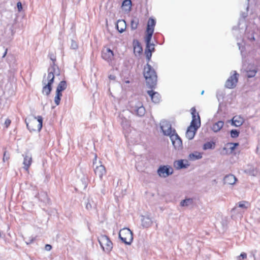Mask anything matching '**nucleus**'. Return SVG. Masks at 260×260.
I'll return each instance as SVG.
<instances>
[{"instance_id":"nucleus-25","label":"nucleus","mask_w":260,"mask_h":260,"mask_svg":"<svg viewBox=\"0 0 260 260\" xmlns=\"http://www.w3.org/2000/svg\"><path fill=\"white\" fill-rule=\"evenodd\" d=\"M96 207V203L92 198H88L86 203V208L88 210H90L95 208Z\"/></svg>"},{"instance_id":"nucleus-42","label":"nucleus","mask_w":260,"mask_h":260,"mask_svg":"<svg viewBox=\"0 0 260 260\" xmlns=\"http://www.w3.org/2000/svg\"><path fill=\"white\" fill-rule=\"evenodd\" d=\"M247 257V254L245 253H242L239 256L237 257L238 260H242Z\"/></svg>"},{"instance_id":"nucleus-11","label":"nucleus","mask_w":260,"mask_h":260,"mask_svg":"<svg viewBox=\"0 0 260 260\" xmlns=\"http://www.w3.org/2000/svg\"><path fill=\"white\" fill-rule=\"evenodd\" d=\"M23 169L26 171H28V169L32 163V155L29 152H26L24 154H23Z\"/></svg>"},{"instance_id":"nucleus-38","label":"nucleus","mask_w":260,"mask_h":260,"mask_svg":"<svg viewBox=\"0 0 260 260\" xmlns=\"http://www.w3.org/2000/svg\"><path fill=\"white\" fill-rule=\"evenodd\" d=\"M256 72L257 71L255 69L249 70L247 72V76L249 78L253 77L255 75Z\"/></svg>"},{"instance_id":"nucleus-27","label":"nucleus","mask_w":260,"mask_h":260,"mask_svg":"<svg viewBox=\"0 0 260 260\" xmlns=\"http://www.w3.org/2000/svg\"><path fill=\"white\" fill-rule=\"evenodd\" d=\"M249 175L255 176L258 173L257 169L252 166H249L245 171Z\"/></svg>"},{"instance_id":"nucleus-30","label":"nucleus","mask_w":260,"mask_h":260,"mask_svg":"<svg viewBox=\"0 0 260 260\" xmlns=\"http://www.w3.org/2000/svg\"><path fill=\"white\" fill-rule=\"evenodd\" d=\"M67 83L66 81H62L58 85L56 92H61L65 90L67 88Z\"/></svg>"},{"instance_id":"nucleus-13","label":"nucleus","mask_w":260,"mask_h":260,"mask_svg":"<svg viewBox=\"0 0 260 260\" xmlns=\"http://www.w3.org/2000/svg\"><path fill=\"white\" fill-rule=\"evenodd\" d=\"M173 145L176 149H179L182 147V143L181 139L177 134H173L170 137Z\"/></svg>"},{"instance_id":"nucleus-24","label":"nucleus","mask_w":260,"mask_h":260,"mask_svg":"<svg viewBox=\"0 0 260 260\" xmlns=\"http://www.w3.org/2000/svg\"><path fill=\"white\" fill-rule=\"evenodd\" d=\"M128 113L127 111H123L122 113L120 114V117L122 119L121 121V125H122L124 128H127L129 126V121L125 118H123V115H126Z\"/></svg>"},{"instance_id":"nucleus-9","label":"nucleus","mask_w":260,"mask_h":260,"mask_svg":"<svg viewBox=\"0 0 260 260\" xmlns=\"http://www.w3.org/2000/svg\"><path fill=\"white\" fill-rule=\"evenodd\" d=\"M160 127L165 135L169 136L170 137L173 134H175V131L172 129L170 123L166 120L161 121Z\"/></svg>"},{"instance_id":"nucleus-14","label":"nucleus","mask_w":260,"mask_h":260,"mask_svg":"<svg viewBox=\"0 0 260 260\" xmlns=\"http://www.w3.org/2000/svg\"><path fill=\"white\" fill-rule=\"evenodd\" d=\"M94 173L95 175L99 177L100 179H102L103 176L106 174V169L105 167L101 164V162H99V165L95 166L94 168Z\"/></svg>"},{"instance_id":"nucleus-22","label":"nucleus","mask_w":260,"mask_h":260,"mask_svg":"<svg viewBox=\"0 0 260 260\" xmlns=\"http://www.w3.org/2000/svg\"><path fill=\"white\" fill-rule=\"evenodd\" d=\"M148 94L151 96V100L154 103H157L160 100V95L157 92H153V91H148Z\"/></svg>"},{"instance_id":"nucleus-18","label":"nucleus","mask_w":260,"mask_h":260,"mask_svg":"<svg viewBox=\"0 0 260 260\" xmlns=\"http://www.w3.org/2000/svg\"><path fill=\"white\" fill-rule=\"evenodd\" d=\"M237 179L236 177L232 174L225 176L223 179L224 183L227 185H234Z\"/></svg>"},{"instance_id":"nucleus-44","label":"nucleus","mask_w":260,"mask_h":260,"mask_svg":"<svg viewBox=\"0 0 260 260\" xmlns=\"http://www.w3.org/2000/svg\"><path fill=\"white\" fill-rule=\"evenodd\" d=\"M151 52H152L151 51H150V52H148V50H146V57H147L148 60H149L151 57V55H152Z\"/></svg>"},{"instance_id":"nucleus-3","label":"nucleus","mask_w":260,"mask_h":260,"mask_svg":"<svg viewBox=\"0 0 260 260\" xmlns=\"http://www.w3.org/2000/svg\"><path fill=\"white\" fill-rule=\"evenodd\" d=\"M144 76L145 78L147 84L150 87L154 86L156 82L157 76L151 66L147 64L144 69Z\"/></svg>"},{"instance_id":"nucleus-52","label":"nucleus","mask_w":260,"mask_h":260,"mask_svg":"<svg viewBox=\"0 0 260 260\" xmlns=\"http://www.w3.org/2000/svg\"><path fill=\"white\" fill-rule=\"evenodd\" d=\"M204 90H203V91H202V92H201V94H203L204 93Z\"/></svg>"},{"instance_id":"nucleus-31","label":"nucleus","mask_w":260,"mask_h":260,"mask_svg":"<svg viewBox=\"0 0 260 260\" xmlns=\"http://www.w3.org/2000/svg\"><path fill=\"white\" fill-rule=\"evenodd\" d=\"M138 24L139 19L136 17L133 18L131 21V27L132 29H136L138 27Z\"/></svg>"},{"instance_id":"nucleus-40","label":"nucleus","mask_w":260,"mask_h":260,"mask_svg":"<svg viewBox=\"0 0 260 260\" xmlns=\"http://www.w3.org/2000/svg\"><path fill=\"white\" fill-rule=\"evenodd\" d=\"M246 204H247V203L245 202H240L238 203V207L242 209H246L247 208Z\"/></svg>"},{"instance_id":"nucleus-32","label":"nucleus","mask_w":260,"mask_h":260,"mask_svg":"<svg viewBox=\"0 0 260 260\" xmlns=\"http://www.w3.org/2000/svg\"><path fill=\"white\" fill-rule=\"evenodd\" d=\"M215 144L213 142H209L206 143L203 146V149L204 150H207L209 149H213L214 147Z\"/></svg>"},{"instance_id":"nucleus-26","label":"nucleus","mask_w":260,"mask_h":260,"mask_svg":"<svg viewBox=\"0 0 260 260\" xmlns=\"http://www.w3.org/2000/svg\"><path fill=\"white\" fill-rule=\"evenodd\" d=\"M132 6V2L131 0H124L122 4V9L126 12L131 11Z\"/></svg>"},{"instance_id":"nucleus-17","label":"nucleus","mask_w":260,"mask_h":260,"mask_svg":"<svg viewBox=\"0 0 260 260\" xmlns=\"http://www.w3.org/2000/svg\"><path fill=\"white\" fill-rule=\"evenodd\" d=\"M147 159L144 158L137 162L136 168L138 171L143 172L147 167Z\"/></svg>"},{"instance_id":"nucleus-48","label":"nucleus","mask_w":260,"mask_h":260,"mask_svg":"<svg viewBox=\"0 0 260 260\" xmlns=\"http://www.w3.org/2000/svg\"><path fill=\"white\" fill-rule=\"evenodd\" d=\"M83 180H84V183H83V188H86V178L85 177H83Z\"/></svg>"},{"instance_id":"nucleus-16","label":"nucleus","mask_w":260,"mask_h":260,"mask_svg":"<svg viewBox=\"0 0 260 260\" xmlns=\"http://www.w3.org/2000/svg\"><path fill=\"white\" fill-rule=\"evenodd\" d=\"M244 119L240 116H235L231 120V125L238 127L243 124Z\"/></svg>"},{"instance_id":"nucleus-35","label":"nucleus","mask_w":260,"mask_h":260,"mask_svg":"<svg viewBox=\"0 0 260 260\" xmlns=\"http://www.w3.org/2000/svg\"><path fill=\"white\" fill-rule=\"evenodd\" d=\"M153 33V32L152 31H147V35L145 38V41L146 43H149L151 41Z\"/></svg>"},{"instance_id":"nucleus-37","label":"nucleus","mask_w":260,"mask_h":260,"mask_svg":"<svg viewBox=\"0 0 260 260\" xmlns=\"http://www.w3.org/2000/svg\"><path fill=\"white\" fill-rule=\"evenodd\" d=\"M239 132L236 129H232L231 131V136L232 138H235L239 136Z\"/></svg>"},{"instance_id":"nucleus-39","label":"nucleus","mask_w":260,"mask_h":260,"mask_svg":"<svg viewBox=\"0 0 260 260\" xmlns=\"http://www.w3.org/2000/svg\"><path fill=\"white\" fill-rule=\"evenodd\" d=\"M142 51V49L139 44L134 46V51L135 53H138L139 54Z\"/></svg>"},{"instance_id":"nucleus-23","label":"nucleus","mask_w":260,"mask_h":260,"mask_svg":"<svg viewBox=\"0 0 260 260\" xmlns=\"http://www.w3.org/2000/svg\"><path fill=\"white\" fill-rule=\"evenodd\" d=\"M224 122L222 121H219L212 125L211 129L212 130L215 132L217 133L219 132L223 126Z\"/></svg>"},{"instance_id":"nucleus-2","label":"nucleus","mask_w":260,"mask_h":260,"mask_svg":"<svg viewBox=\"0 0 260 260\" xmlns=\"http://www.w3.org/2000/svg\"><path fill=\"white\" fill-rule=\"evenodd\" d=\"M43 118L41 116L37 117L31 116L25 120L27 128L30 131L40 132L42 127Z\"/></svg>"},{"instance_id":"nucleus-19","label":"nucleus","mask_w":260,"mask_h":260,"mask_svg":"<svg viewBox=\"0 0 260 260\" xmlns=\"http://www.w3.org/2000/svg\"><path fill=\"white\" fill-rule=\"evenodd\" d=\"M142 225L143 228H148L150 226L152 223L151 218L148 216H141Z\"/></svg>"},{"instance_id":"nucleus-46","label":"nucleus","mask_w":260,"mask_h":260,"mask_svg":"<svg viewBox=\"0 0 260 260\" xmlns=\"http://www.w3.org/2000/svg\"><path fill=\"white\" fill-rule=\"evenodd\" d=\"M11 123V120L9 119H7L5 121V124L6 127H8Z\"/></svg>"},{"instance_id":"nucleus-41","label":"nucleus","mask_w":260,"mask_h":260,"mask_svg":"<svg viewBox=\"0 0 260 260\" xmlns=\"http://www.w3.org/2000/svg\"><path fill=\"white\" fill-rule=\"evenodd\" d=\"M71 48L73 49H76L78 48V45L76 42L74 40L71 41Z\"/></svg>"},{"instance_id":"nucleus-49","label":"nucleus","mask_w":260,"mask_h":260,"mask_svg":"<svg viewBox=\"0 0 260 260\" xmlns=\"http://www.w3.org/2000/svg\"><path fill=\"white\" fill-rule=\"evenodd\" d=\"M109 78L110 79H112V80H114L115 79V77L113 75H110Z\"/></svg>"},{"instance_id":"nucleus-28","label":"nucleus","mask_w":260,"mask_h":260,"mask_svg":"<svg viewBox=\"0 0 260 260\" xmlns=\"http://www.w3.org/2000/svg\"><path fill=\"white\" fill-rule=\"evenodd\" d=\"M155 24L154 19L150 18L148 21L146 31H154V27Z\"/></svg>"},{"instance_id":"nucleus-56","label":"nucleus","mask_w":260,"mask_h":260,"mask_svg":"<svg viewBox=\"0 0 260 260\" xmlns=\"http://www.w3.org/2000/svg\"><path fill=\"white\" fill-rule=\"evenodd\" d=\"M80 0H77V2L78 3L80 2Z\"/></svg>"},{"instance_id":"nucleus-7","label":"nucleus","mask_w":260,"mask_h":260,"mask_svg":"<svg viewBox=\"0 0 260 260\" xmlns=\"http://www.w3.org/2000/svg\"><path fill=\"white\" fill-rule=\"evenodd\" d=\"M132 112L138 116L142 117L145 113V109L142 103L139 101L132 102L130 104Z\"/></svg>"},{"instance_id":"nucleus-51","label":"nucleus","mask_w":260,"mask_h":260,"mask_svg":"<svg viewBox=\"0 0 260 260\" xmlns=\"http://www.w3.org/2000/svg\"><path fill=\"white\" fill-rule=\"evenodd\" d=\"M125 83H126V84H128L129 83V81L128 80H126L125 81Z\"/></svg>"},{"instance_id":"nucleus-1","label":"nucleus","mask_w":260,"mask_h":260,"mask_svg":"<svg viewBox=\"0 0 260 260\" xmlns=\"http://www.w3.org/2000/svg\"><path fill=\"white\" fill-rule=\"evenodd\" d=\"M191 114L192 115V121L190 125L188 127L185 136L188 140L192 139L196 133L197 130L201 125L200 118L199 114L196 112V109L192 108L191 109Z\"/></svg>"},{"instance_id":"nucleus-36","label":"nucleus","mask_w":260,"mask_h":260,"mask_svg":"<svg viewBox=\"0 0 260 260\" xmlns=\"http://www.w3.org/2000/svg\"><path fill=\"white\" fill-rule=\"evenodd\" d=\"M154 50V44L152 43H151L150 42L149 43H146V50H148V52H150V51H152Z\"/></svg>"},{"instance_id":"nucleus-4","label":"nucleus","mask_w":260,"mask_h":260,"mask_svg":"<svg viewBox=\"0 0 260 260\" xmlns=\"http://www.w3.org/2000/svg\"><path fill=\"white\" fill-rule=\"evenodd\" d=\"M54 75L53 74L52 70H49V72L47 76L44 77L42 83L43 85L42 93L44 94L48 95L51 90V84L53 82Z\"/></svg>"},{"instance_id":"nucleus-34","label":"nucleus","mask_w":260,"mask_h":260,"mask_svg":"<svg viewBox=\"0 0 260 260\" xmlns=\"http://www.w3.org/2000/svg\"><path fill=\"white\" fill-rule=\"evenodd\" d=\"M62 96L61 92H56V95L54 98V102L56 105H58L60 103V97Z\"/></svg>"},{"instance_id":"nucleus-47","label":"nucleus","mask_w":260,"mask_h":260,"mask_svg":"<svg viewBox=\"0 0 260 260\" xmlns=\"http://www.w3.org/2000/svg\"><path fill=\"white\" fill-rule=\"evenodd\" d=\"M51 248L52 247L50 245L47 244L45 246V250L47 251H50L51 249Z\"/></svg>"},{"instance_id":"nucleus-8","label":"nucleus","mask_w":260,"mask_h":260,"mask_svg":"<svg viewBox=\"0 0 260 260\" xmlns=\"http://www.w3.org/2000/svg\"><path fill=\"white\" fill-rule=\"evenodd\" d=\"M239 74L236 71L231 73L230 77L227 79L225 83V86L229 89H232L236 87L238 82Z\"/></svg>"},{"instance_id":"nucleus-12","label":"nucleus","mask_w":260,"mask_h":260,"mask_svg":"<svg viewBox=\"0 0 260 260\" xmlns=\"http://www.w3.org/2000/svg\"><path fill=\"white\" fill-rule=\"evenodd\" d=\"M190 166V163L188 159H179L175 160L174 162V167L177 170L182 169H186Z\"/></svg>"},{"instance_id":"nucleus-20","label":"nucleus","mask_w":260,"mask_h":260,"mask_svg":"<svg viewBox=\"0 0 260 260\" xmlns=\"http://www.w3.org/2000/svg\"><path fill=\"white\" fill-rule=\"evenodd\" d=\"M202 158V153L198 151H194L190 153L188 156V160L190 161H195L200 159Z\"/></svg>"},{"instance_id":"nucleus-21","label":"nucleus","mask_w":260,"mask_h":260,"mask_svg":"<svg viewBox=\"0 0 260 260\" xmlns=\"http://www.w3.org/2000/svg\"><path fill=\"white\" fill-rule=\"evenodd\" d=\"M117 29L120 32H123L126 27V22L123 20H119L117 23Z\"/></svg>"},{"instance_id":"nucleus-50","label":"nucleus","mask_w":260,"mask_h":260,"mask_svg":"<svg viewBox=\"0 0 260 260\" xmlns=\"http://www.w3.org/2000/svg\"><path fill=\"white\" fill-rule=\"evenodd\" d=\"M7 53V49H6L5 50L4 53H3V57H4L6 55Z\"/></svg>"},{"instance_id":"nucleus-55","label":"nucleus","mask_w":260,"mask_h":260,"mask_svg":"<svg viewBox=\"0 0 260 260\" xmlns=\"http://www.w3.org/2000/svg\"><path fill=\"white\" fill-rule=\"evenodd\" d=\"M93 165L95 166V163L94 161H93Z\"/></svg>"},{"instance_id":"nucleus-6","label":"nucleus","mask_w":260,"mask_h":260,"mask_svg":"<svg viewBox=\"0 0 260 260\" xmlns=\"http://www.w3.org/2000/svg\"><path fill=\"white\" fill-rule=\"evenodd\" d=\"M99 242L103 250L107 253L111 251L113 244L109 238L105 235H101L99 238Z\"/></svg>"},{"instance_id":"nucleus-10","label":"nucleus","mask_w":260,"mask_h":260,"mask_svg":"<svg viewBox=\"0 0 260 260\" xmlns=\"http://www.w3.org/2000/svg\"><path fill=\"white\" fill-rule=\"evenodd\" d=\"M157 173L160 177L166 178L173 173V170L170 167L164 166L158 168Z\"/></svg>"},{"instance_id":"nucleus-33","label":"nucleus","mask_w":260,"mask_h":260,"mask_svg":"<svg viewBox=\"0 0 260 260\" xmlns=\"http://www.w3.org/2000/svg\"><path fill=\"white\" fill-rule=\"evenodd\" d=\"M238 145V143H229L226 145L229 149H230L231 152H233Z\"/></svg>"},{"instance_id":"nucleus-53","label":"nucleus","mask_w":260,"mask_h":260,"mask_svg":"<svg viewBox=\"0 0 260 260\" xmlns=\"http://www.w3.org/2000/svg\"><path fill=\"white\" fill-rule=\"evenodd\" d=\"M237 209V207H235V208H234L233 210H236Z\"/></svg>"},{"instance_id":"nucleus-54","label":"nucleus","mask_w":260,"mask_h":260,"mask_svg":"<svg viewBox=\"0 0 260 260\" xmlns=\"http://www.w3.org/2000/svg\"><path fill=\"white\" fill-rule=\"evenodd\" d=\"M95 160H96V155L95 156Z\"/></svg>"},{"instance_id":"nucleus-15","label":"nucleus","mask_w":260,"mask_h":260,"mask_svg":"<svg viewBox=\"0 0 260 260\" xmlns=\"http://www.w3.org/2000/svg\"><path fill=\"white\" fill-rule=\"evenodd\" d=\"M114 56L113 51L109 48H106L103 51L102 57L103 59L107 61H111Z\"/></svg>"},{"instance_id":"nucleus-43","label":"nucleus","mask_w":260,"mask_h":260,"mask_svg":"<svg viewBox=\"0 0 260 260\" xmlns=\"http://www.w3.org/2000/svg\"><path fill=\"white\" fill-rule=\"evenodd\" d=\"M9 159V155L7 154V152L5 151L4 153L3 161H5Z\"/></svg>"},{"instance_id":"nucleus-45","label":"nucleus","mask_w":260,"mask_h":260,"mask_svg":"<svg viewBox=\"0 0 260 260\" xmlns=\"http://www.w3.org/2000/svg\"><path fill=\"white\" fill-rule=\"evenodd\" d=\"M17 6L18 11L20 12L22 9V6L21 3L20 2L17 3Z\"/></svg>"},{"instance_id":"nucleus-29","label":"nucleus","mask_w":260,"mask_h":260,"mask_svg":"<svg viewBox=\"0 0 260 260\" xmlns=\"http://www.w3.org/2000/svg\"><path fill=\"white\" fill-rule=\"evenodd\" d=\"M193 204V200L192 199L187 198L181 201L180 203V205L181 207H188Z\"/></svg>"},{"instance_id":"nucleus-5","label":"nucleus","mask_w":260,"mask_h":260,"mask_svg":"<svg viewBox=\"0 0 260 260\" xmlns=\"http://www.w3.org/2000/svg\"><path fill=\"white\" fill-rule=\"evenodd\" d=\"M119 237L124 243L127 245H130L133 239V233L127 228L121 230L119 233Z\"/></svg>"}]
</instances>
